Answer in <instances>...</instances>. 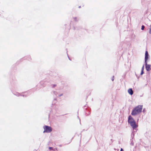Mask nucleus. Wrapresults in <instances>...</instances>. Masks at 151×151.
<instances>
[{
    "label": "nucleus",
    "instance_id": "39448f33",
    "mask_svg": "<svg viewBox=\"0 0 151 151\" xmlns=\"http://www.w3.org/2000/svg\"><path fill=\"white\" fill-rule=\"evenodd\" d=\"M128 92L129 94L132 95L133 94V91L132 88H129L128 90Z\"/></svg>",
    "mask_w": 151,
    "mask_h": 151
},
{
    "label": "nucleus",
    "instance_id": "dca6fc26",
    "mask_svg": "<svg viewBox=\"0 0 151 151\" xmlns=\"http://www.w3.org/2000/svg\"><path fill=\"white\" fill-rule=\"evenodd\" d=\"M62 95V94H60V95L59 96H61Z\"/></svg>",
    "mask_w": 151,
    "mask_h": 151
},
{
    "label": "nucleus",
    "instance_id": "ddd939ff",
    "mask_svg": "<svg viewBox=\"0 0 151 151\" xmlns=\"http://www.w3.org/2000/svg\"><path fill=\"white\" fill-rule=\"evenodd\" d=\"M149 32L150 34H151V28H150L149 29Z\"/></svg>",
    "mask_w": 151,
    "mask_h": 151
},
{
    "label": "nucleus",
    "instance_id": "423d86ee",
    "mask_svg": "<svg viewBox=\"0 0 151 151\" xmlns=\"http://www.w3.org/2000/svg\"><path fill=\"white\" fill-rule=\"evenodd\" d=\"M145 68L147 71H150V65H148L145 66Z\"/></svg>",
    "mask_w": 151,
    "mask_h": 151
},
{
    "label": "nucleus",
    "instance_id": "9d476101",
    "mask_svg": "<svg viewBox=\"0 0 151 151\" xmlns=\"http://www.w3.org/2000/svg\"><path fill=\"white\" fill-rule=\"evenodd\" d=\"M145 28V26L143 25H142V26L141 27V29L142 30H143Z\"/></svg>",
    "mask_w": 151,
    "mask_h": 151
},
{
    "label": "nucleus",
    "instance_id": "6e6552de",
    "mask_svg": "<svg viewBox=\"0 0 151 151\" xmlns=\"http://www.w3.org/2000/svg\"><path fill=\"white\" fill-rule=\"evenodd\" d=\"M144 65H143L142 68L141 72L140 73L141 75H142L144 73Z\"/></svg>",
    "mask_w": 151,
    "mask_h": 151
},
{
    "label": "nucleus",
    "instance_id": "2eb2a0df",
    "mask_svg": "<svg viewBox=\"0 0 151 151\" xmlns=\"http://www.w3.org/2000/svg\"><path fill=\"white\" fill-rule=\"evenodd\" d=\"M120 151H123V150L122 148H121Z\"/></svg>",
    "mask_w": 151,
    "mask_h": 151
},
{
    "label": "nucleus",
    "instance_id": "7ed1b4c3",
    "mask_svg": "<svg viewBox=\"0 0 151 151\" xmlns=\"http://www.w3.org/2000/svg\"><path fill=\"white\" fill-rule=\"evenodd\" d=\"M43 128L44 129L43 132L44 133H50L52 130V129L51 127L47 126H44Z\"/></svg>",
    "mask_w": 151,
    "mask_h": 151
},
{
    "label": "nucleus",
    "instance_id": "4468645a",
    "mask_svg": "<svg viewBox=\"0 0 151 151\" xmlns=\"http://www.w3.org/2000/svg\"><path fill=\"white\" fill-rule=\"evenodd\" d=\"M76 18H77L76 17H74L73 18V19H74V20L75 21H77V20H76Z\"/></svg>",
    "mask_w": 151,
    "mask_h": 151
},
{
    "label": "nucleus",
    "instance_id": "f3484780",
    "mask_svg": "<svg viewBox=\"0 0 151 151\" xmlns=\"http://www.w3.org/2000/svg\"><path fill=\"white\" fill-rule=\"evenodd\" d=\"M80 7H81V6H79V8H80Z\"/></svg>",
    "mask_w": 151,
    "mask_h": 151
},
{
    "label": "nucleus",
    "instance_id": "1a4fd4ad",
    "mask_svg": "<svg viewBox=\"0 0 151 151\" xmlns=\"http://www.w3.org/2000/svg\"><path fill=\"white\" fill-rule=\"evenodd\" d=\"M147 60L148 59H145V66H146V65H148V64H147Z\"/></svg>",
    "mask_w": 151,
    "mask_h": 151
},
{
    "label": "nucleus",
    "instance_id": "0eeeda50",
    "mask_svg": "<svg viewBox=\"0 0 151 151\" xmlns=\"http://www.w3.org/2000/svg\"><path fill=\"white\" fill-rule=\"evenodd\" d=\"M144 65H143L142 68L141 72L140 73L141 75H142L144 73Z\"/></svg>",
    "mask_w": 151,
    "mask_h": 151
},
{
    "label": "nucleus",
    "instance_id": "f8f14e48",
    "mask_svg": "<svg viewBox=\"0 0 151 151\" xmlns=\"http://www.w3.org/2000/svg\"><path fill=\"white\" fill-rule=\"evenodd\" d=\"M49 149L52 150H53V149L52 147H49Z\"/></svg>",
    "mask_w": 151,
    "mask_h": 151
},
{
    "label": "nucleus",
    "instance_id": "f257e3e1",
    "mask_svg": "<svg viewBox=\"0 0 151 151\" xmlns=\"http://www.w3.org/2000/svg\"><path fill=\"white\" fill-rule=\"evenodd\" d=\"M142 106H138L133 109L131 113V114L133 116H135L138 114L142 111Z\"/></svg>",
    "mask_w": 151,
    "mask_h": 151
},
{
    "label": "nucleus",
    "instance_id": "9b49d317",
    "mask_svg": "<svg viewBox=\"0 0 151 151\" xmlns=\"http://www.w3.org/2000/svg\"><path fill=\"white\" fill-rule=\"evenodd\" d=\"M111 80L112 81H113L114 80V76H112V77H111Z\"/></svg>",
    "mask_w": 151,
    "mask_h": 151
},
{
    "label": "nucleus",
    "instance_id": "20e7f679",
    "mask_svg": "<svg viewBox=\"0 0 151 151\" xmlns=\"http://www.w3.org/2000/svg\"><path fill=\"white\" fill-rule=\"evenodd\" d=\"M149 55L147 51H146L145 52V59H148Z\"/></svg>",
    "mask_w": 151,
    "mask_h": 151
},
{
    "label": "nucleus",
    "instance_id": "f03ea898",
    "mask_svg": "<svg viewBox=\"0 0 151 151\" xmlns=\"http://www.w3.org/2000/svg\"><path fill=\"white\" fill-rule=\"evenodd\" d=\"M128 122L133 129H135L138 126L134 119L131 116H129L128 117Z\"/></svg>",
    "mask_w": 151,
    "mask_h": 151
}]
</instances>
